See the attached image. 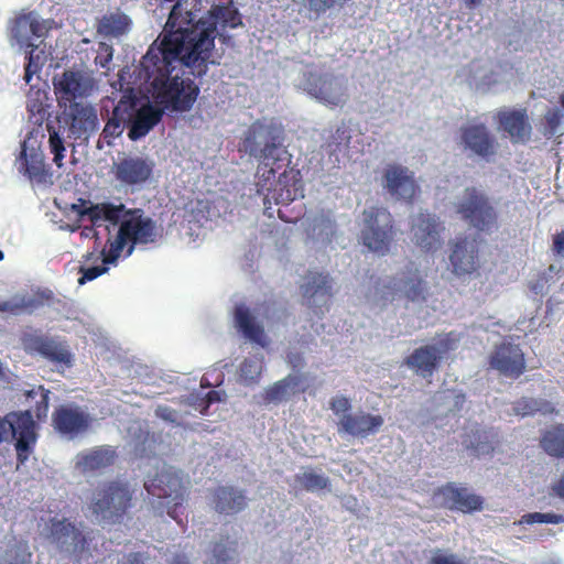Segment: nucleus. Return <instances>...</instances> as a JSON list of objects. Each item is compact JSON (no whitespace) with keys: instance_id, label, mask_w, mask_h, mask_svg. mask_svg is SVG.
Masks as SVG:
<instances>
[{"instance_id":"1","label":"nucleus","mask_w":564,"mask_h":564,"mask_svg":"<svg viewBox=\"0 0 564 564\" xmlns=\"http://www.w3.org/2000/svg\"><path fill=\"white\" fill-rule=\"evenodd\" d=\"M241 17L231 4H215L199 20L177 1L163 31L149 46L138 67V76L150 84L155 104L164 111H189L199 87L189 76L208 72L216 36L221 30L241 25Z\"/></svg>"},{"instance_id":"2","label":"nucleus","mask_w":564,"mask_h":564,"mask_svg":"<svg viewBox=\"0 0 564 564\" xmlns=\"http://www.w3.org/2000/svg\"><path fill=\"white\" fill-rule=\"evenodd\" d=\"M281 139L273 128L257 120L250 124L240 142L239 151L248 153L259 161L257 170V192L265 194L278 180L276 173L282 167Z\"/></svg>"},{"instance_id":"3","label":"nucleus","mask_w":564,"mask_h":564,"mask_svg":"<svg viewBox=\"0 0 564 564\" xmlns=\"http://www.w3.org/2000/svg\"><path fill=\"white\" fill-rule=\"evenodd\" d=\"M161 237L162 230L155 220L145 216L141 208L129 209L120 223L117 236L109 240L108 249L102 250V261L116 263L126 247L127 256H130L137 246L156 243Z\"/></svg>"},{"instance_id":"4","label":"nucleus","mask_w":564,"mask_h":564,"mask_svg":"<svg viewBox=\"0 0 564 564\" xmlns=\"http://www.w3.org/2000/svg\"><path fill=\"white\" fill-rule=\"evenodd\" d=\"M134 490L126 480L113 479L99 484L91 494L89 510L102 522L121 524L133 507Z\"/></svg>"},{"instance_id":"5","label":"nucleus","mask_w":564,"mask_h":564,"mask_svg":"<svg viewBox=\"0 0 564 564\" xmlns=\"http://www.w3.org/2000/svg\"><path fill=\"white\" fill-rule=\"evenodd\" d=\"M147 492L160 500L169 517L183 525L184 502L188 496V481L173 469H163L144 481Z\"/></svg>"},{"instance_id":"6","label":"nucleus","mask_w":564,"mask_h":564,"mask_svg":"<svg viewBox=\"0 0 564 564\" xmlns=\"http://www.w3.org/2000/svg\"><path fill=\"white\" fill-rule=\"evenodd\" d=\"M457 213L476 230L490 234L498 229L499 215L490 198L476 187H467L456 205Z\"/></svg>"},{"instance_id":"7","label":"nucleus","mask_w":564,"mask_h":564,"mask_svg":"<svg viewBox=\"0 0 564 564\" xmlns=\"http://www.w3.org/2000/svg\"><path fill=\"white\" fill-rule=\"evenodd\" d=\"M362 215L365 227L361 230V240L364 246L377 254H387L395 236L392 215L388 209L377 206L365 209Z\"/></svg>"},{"instance_id":"8","label":"nucleus","mask_w":564,"mask_h":564,"mask_svg":"<svg viewBox=\"0 0 564 564\" xmlns=\"http://www.w3.org/2000/svg\"><path fill=\"white\" fill-rule=\"evenodd\" d=\"M11 434L15 440L17 460L23 465L36 443L35 423L30 411L9 413L0 419V444Z\"/></svg>"},{"instance_id":"9","label":"nucleus","mask_w":564,"mask_h":564,"mask_svg":"<svg viewBox=\"0 0 564 564\" xmlns=\"http://www.w3.org/2000/svg\"><path fill=\"white\" fill-rule=\"evenodd\" d=\"M20 340L25 352L43 357L56 366L57 370L70 368L74 365V354L66 340L35 332L23 333Z\"/></svg>"},{"instance_id":"10","label":"nucleus","mask_w":564,"mask_h":564,"mask_svg":"<svg viewBox=\"0 0 564 564\" xmlns=\"http://www.w3.org/2000/svg\"><path fill=\"white\" fill-rule=\"evenodd\" d=\"M457 338L453 333L440 337L435 344L415 348L405 359L404 364L416 375L429 378L438 369L440 362L457 347Z\"/></svg>"},{"instance_id":"11","label":"nucleus","mask_w":564,"mask_h":564,"mask_svg":"<svg viewBox=\"0 0 564 564\" xmlns=\"http://www.w3.org/2000/svg\"><path fill=\"white\" fill-rule=\"evenodd\" d=\"M47 538L61 552L82 555L88 550L87 535L67 518H52Z\"/></svg>"},{"instance_id":"12","label":"nucleus","mask_w":564,"mask_h":564,"mask_svg":"<svg viewBox=\"0 0 564 564\" xmlns=\"http://www.w3.org/2000/svg\"><path fill=\"white\" fill-rule=\"evenodd\" d=\"M459 143L465 151L490 161L496 156L499 143L485 123H471L459 129Z\"/></svg>"},{"instance_id":"13","label":"nucleus","mask_w":564,"mask_h":564,"mask_svg":"<svg viewBox=\"0 0 564 564\" xmlns=\"http://www.w3.org/2000/svg\"><path fill=\"white\" fill-rule=\"evenodd\" d=\"M304 89L312 97L329 107H338L346 101V87L336 76L330 74L308 73Z\"/></svg>"},{"instance_id":"14","label":"nucleus","mask_w":564,"mask_h":564,"mask_svg":"<svg viewBox=\"0 0 564 564\" xmlns=\"http://www.w3.org/2000/svg\"><path fill=\"white\" fill-rule=\"evenodd\" d=\"M488 365L499 375L511 379H518L527 369L525 356L520 345L510 341L495 346L489 355Z\"/></svg>"},{"instance_id":"15","label":"nucleus","mask_w":564,"mask_h":564,"mask_svg":"<svg viewBox=\"0 0 564 564\" xmlns=\"http://www.w3.org/2000/svg\"><path fill=\"white\" fill-rule=\"evenodd\" d=\"M304 279L301 292L306 306L316 315H323L329 310L333 299L332 279L328 274L312 271Z\"/></svg>"},{"instance_id":"16","label":"nucleus","mask_w":564,"mask_h":564,"mask_svg":"<svg viewBox=\"0 0 564 564\" xmlns=\"http://www.w3.org/2000/svg\"><path fill=\"white\" fill-rule=\"evenodd\" d=\"M434 497H441V506L449 510L471 513L481 511L484 498L470 492L466 487L457 486L455 482H447L434 491Z\"/></svg>"},{"instance_id":"17","label":"nucleus","mask_w":564,"mask_h":564,"mask_svg":"<svg viewBox=\"0 0 564 564\" xmlns=\"http://www.w3.org/2000/svg\"><path fill=\"white\" fill-rule=\"evenodd\" d=\"M52 423L61 435L74 438L89 429L91 417L77 405H59L52 414Z\"/></svg>"},{"instance_id":"18","label":"nucleus","mask_w":564,"mask_h":564,"mask_svg":"<svg viewBox=\"0 0 564 564\" xmlns=\"http://www.w3.org/2000/svg\"><path fill=\"white\" fill-rule=\"evenodd\" d=\"M55 93L69 104L76 98L87 97L94 89V79L80 70L66 69L53 79Z\"/></svg>"},{"instance_id":"19","label":"nucleus","mask_w":564,"mask_h":564,"mask_svg":"<svg viewBox=\"0 0 564 564\" xmlns=\"http://www.w3.org/2000/svg\"><path fill=\"white\" fill-rule=\"evenodd\" d=\"M498 130L506 133L512 143H527L532 127L525 109H501L495 116Z\"/></svg>"},{"instance_id":"20","label":"nucleus","mask_w":564,"mask_h":564,"mask_svg":"<svg viewBox=\"0 0 564 564\" xmlns=\"http://www.w3.org/2000/svg\"><path fill=\"white\" fill-rule=\"evenodd\" d=\"M53 23L54 21L51 19H40L33 11L21 13L11 22V37L20 45H30L33 37H45Z\"/></svg>"},{"instance_id":"21","label":"nucleus","mask_w":564,"mask_h":564,"mask_svg":"<svg viewBox=\"0 0 564 564\" xmlns=\"http://www.w3.org/2000/svg\"><path fill=\"white\" fill-rule=\"evenodd\" d=\"M112 171L118 182L127 186L145 183L153 172V163L141 156H124L113 163Z\"/></svg>"},{"instance_id":"22","label":"nucleus","mask_w":564,"mask_h":564,"mask_svg":"<svg viewBox=\"0 0 564 564\" xmlns=\"http://www.w3.org/2000/svg\"><path fill=\"white\" fill-rule=\"evenodd\" d=\"M383 180L388 192L398 199L410 203L420 192L414 174L408 167L397 164L388 165Z\"/></svg>"},{"instance_id":"23","label":"nucleus","mask_w":564,"mask_h":564,"mask_svg":"<svg viewBox=\"0 0 564 564\" xmlns=\"http://www.w3.org/2000/svg\"><path fill=\"white\" fill-rule=\"evenodd\" d=\"M479 250L476 239L457 238L449 254L453 272L458 275H469L479 269Z\"/></svg>"},{"instance_id":"24","label":"nucleus","mask_w":564,"mask_h":564,"mask_svg":"<svg viewBox=\"0 0 564 564\" xmlns=\"http://www.w3.org/2000/svg\"><path fill=\"white\" fill-rule=\"evenodd\" d=\"M384 423L382 415L371 414L369 412L359 411L355 414H344L340 416L337 427L339 433L347 434L352 437L367 438L380 431Z\"/></svg>"},{"instance_id":"25","label":"nucleus","mask_w":564,"mask_h":564,"mask_svg":"<svg viewBox=\"0 0 564 564\" xmlns=\"http://www.w3.org/2000/svg\"><path fill=\"white\" fill-rule=\"evenodd\" d=\"M442 230L441 224L430 214L420 213L412 220V240L423 251L434 252L442 247Z\"/></svg>"},{"instance_id":"26","label":"nucleus","mask_w":564,"mask_h":564,"mask_svg":"<svg viewBox=\"0 0 564 564\" xmlns=\"http://www.w3.org/2000/svg\"><path fill=\"white\" fill-rule=\"evenodd\" d=\"M209 503L219 514L235 516L247 508L248 499L242 489L219 485L210 490Z\"/></svg>"},{"instance_id":"27","label":"nucleus","mask_w":564,"mask_h":564,"mask_svg":"<svg viewBox=\"0 0 564 564\" xmlns=\"http://www.w3.org/2000/svg\"><path fill=\"white\" fill-rule=\"evenodd\" d=\"M69 132L76 138H87L98 127V117L95 108L88 104L72 102L64 111Z\"/></svg>"},{"instance_id":"28","label":"nucleus","mask_w":564,"mask_h":564,"mask_svg":"<svg viewBox=\"0 0 564 564\" xmlns=\"http://www.w3.org/2000/svg\"><path fill=\"white\" fill-rule=\"evenodd\" d=\"M132 110L133 97L123 96L115 106L111 116L102 129L97 143L98 149H102V142L108 147L113 145L115 139L122 134L124 127L131 121Z\"/></svg>"},{"instance_id":"29","label":"nucleus","mask_w":564,"mask_h":564,"mask_svg":"<svg viewBox=\"0 0 564 564\" xmlns=\"http://www.w3.org/2000/svg\"><path fill=\"white\" fill-rule=\"evenodd\" d=\"M131 112L128 137L130 140L137 141L145 137L162 120L165 111L162 107L151 104L138 107L137 99L133 97V110Z\"/></svg>"},{"instance_id":"30","label":"nucleus","mask_w":564,"mask_h":564,"mask_svg":"<svg viewBox=\"0 0 564 564\" xmlns=\"http://www.w3.org/2000/svg\"><path fill=\"white\" fill-rule=\"evenodd\" d=\"M392 295L401 293L408 300L412 302H424L426 300L427 286L426 282L420 274L416 268L408 267L405 271L401 273V278L393 281Z\"/></svg>"},{"instance_id":"31","label":"nucleus","mask_w":564,"mask_h":564,"mask_svg":"<svg viewBox=\"0 0 564 564\" xmlns=\"http://www.w3.org/2000/svg\"><path fill=\"white\" fill-rule=\"evenodd\" d=\"M20 160V172L26 175L30 181L43 184L51 178L50 166L45 163V156L40 149L28 151L26 144L23 142Z\"/></svg>"},{"instance_id":"32","label":"nucleus","mask_w":564,"mask_h":564,"mask_svg":"<svg viewBox=\"0 0 564 564\" xmlns=\"http://www.w3.org/2000/svg\"><path fill=\"white\" fill-rule=\"evenodd\" d=\"M118 454L115 447L101 445L77 455L76 466L83 473L97 471L112 466Z\"/></svg>"},{"instance_id":"33","label":"nucleus","mask_w":564,"mask_h":564,"mask_svg":"<svg viewBox=\"0 0 564 564\" xmlns=\"http://www.w3.org/2000/svg\"><path fill=\"white\" fill-rule=\"evenodd\" d=\"M73 209H75L80 217L87 216L94 226H98L101 220H107L112 225L120 226L128 210L123 204L113 205L111 203H101L90 205L89 207L73 205Z\"/></svg>"},{"instance_id":"34","label":"nucleus","mask_w":564,"mask_h":564,"mask_svg":"<svg viewBox=\"0 0 564 564\" xmlns=\"http://www.w3.org/2000/svg\"><path fill=\"white\" fill-rule=\"evenodd\" d=\"M284 174H281L278 178L275 186L269 191V193L264 194V210L269 215V217L273 216V212H271V204L288 206L290 203L295 200L297 197H303L302 186L294 182L291 186L285 185L282 180Z\"/></svg>"},{"instance_id":"35","label":"nucleus","mask_w":564,"mask_h":564,"mask_svg":"<svg viewBox=\"0 0 564 564\" xmlns=\"http://www.w3.org/2000/svg\"><path fill=\"white\" fill-rule=\"evenodd\" d=\"M235 322L238 329L243 334L246 338L262 347L267 346L268 343L263 327L256 323L249 308L243 304L236 306Z\"/></svg>"},{"instance_id":"36","label":"nucleus","mask_w":564,"mask_h":564,"mask_svg":"<svg viewBox=\"0 0 564 564\" xmlns=\"http://www.w3.org/2000/svg\"><path fill=\"white\" fill-rule=\"evenodd\" d=\"M497 434L492 430H484L478 425L466 432L463 444L467 449L474 452L476 456L490 454L494 452V443Z\"/></svg>"},{"instance_id":"37","label":"nucleus","mask_w":564,"mask_h":564,"mask_svg":"<svg viewBox=\"0 0 564 564\" xmlns=\"http://www.w3.org/2000/svg\"><path fill=\"white\" fill-rule=\"evenodd\" d=\"M132 24L131 19L121 11L105 14L97 24V32L105 36L120 37Z\"/></svg>"},{"instance_id":"38","label":"nucleus","mask_w":564,"mask_h":564,"mask_svg":"<svg viewBox=\"0 0 564 564\" xmlns=\"http://www.w3.org/2000/svg\"><path fill=\"white\" fill-rule=\"evenodd\" d=\"M301 383V377L289 375L285 378L274 382L265 389L263 401L265 404L280 403L295 393V389Z\"/></svg>"},{"instance_id":"39","label":"nucleus","mask_w":564,"mask_h":564,"mask_svg":"<svg viewBox=\"0 0 564 564\" xmlns=\"http://www.w3.org/2000/svg\"><path fill=\"white\" fill-rule=\"evenodd\" d=\"M540 446L549 456L564 458V424L558 423L544 431Z\"/></svg>"},{"instance_id":"40","label":"nucleus","mask_w":564,"mask_h":564,"mask_svg":"<svg viewBox=\"0 0 564 564\" xmlns=\"http://www.w3.org/2000/svg\"><path fill=\"white\" fill-rule=\"evenodd\" d=\"M513 411L516 414L521 416L533 415L535 413L547 415L556 412L554 405L550 401L525 397L514 402Z\"/></svg>"},{"instance_id":"41","label":"nucleus","mask_w":564,"mask_h":564,"mask_svg":"<svg viewBox=\"0 0 564 564\" xmlns=\"http://www.w3.org/2000/svg\"><path fill=\"white\" fill-rule=\"evenodd\" d=\"M51 391L43 386L26 390L24 395L28 401L33 402L32 411L39 421L46 419L50 408Z\"/></svg>"},{"instance_id":"42","label":"nucleus","mask_w":564,"mask_h":564,"mask_svg":"<svg viewBox=\"0 0 564 564\" xmlns=\"http://www.w3.org/2000/svg\"><path fill=\"white\" fill-rule=\"evenodd\" d=\"M335 219L330 210H321L317 213L311 221L310 230L313 236H333L335 232Z\"/></svg>"},{"instance_id":"43","label":"nucleus","mask_w":564,"mask_h":564,"mask_svg":"<svg viewBox=\"0 0 564 564\" xmlns=\"http://www.w3.org/2000/svg\"><path fill=\"white\" fill-rule=\"evenodd\" d=\"M42 305V302L34 297H19L8 301L0 302V312L1 313H10L13 315L21 314L22 312H32L39 308Z\"/></svg>"},{"instance_id":"44","label":"nucleus","mask_w":564,"mask_h":564,"mask_svg":"<svg viewBox=\"0 0 564 564\" xmlns=\"http://www.w3.org/2000/svg\"><path fill=\"white\" fill-rule=\"evenodd\" d=\"M295 481L301 485L302 489L311 492L323 490L330 486V480L327 476L317 474L314 470H307L296 475Z\"/></svg>"},{"instance_id":"45","label":"nucleus","mask_w":564,"mask_h":564,"mask_svg":"<svg viewBox=\"0 0 564 564\" xmlns=\"http://www.w3.org/2000/svg\"><path fill=\"white\" fill-rule=\"evenodd\" d=\"M31 50L28 52V63L25 65L24 80L30 83L33 75L39 73L47 61V55L43 48L35 45H29Z\"/></svg>"},{"instance_id":"46","label":"nucleus","mask_w":564,"mask_h":564,"mask_svg":"<svg viewBox=\"0 0 564 564\" xmlns=\"http://www.w3.org/2000/svg\"><path fill=\"white\" fill-rule=\"evenodd\" d=\"M46 130L50 134L48 143H50V150L53 153V162L58 166H63V159L65 156V147L64 141L59 134V131L55 128V124L53 122L46 123Z\"/></svg>"},{"instance_id":"47","label":"nucleus","mask_w":564,"mask_h":564,"mask_svg":"<svg viewBox=\"0 0 564 564\" xmlns=\"http://www.w3.org/2000/svg\"><path fill=\"white\" fill-rule=\"evenodd\" d=\"M262 372V361L257 357L246 358L239 368V376L246 384L258 382Z\"/></svg>"},{"instance_id":"48","label":"nucleus","mask_w":564,"mask_h":564,"mask_svg":"<svg viewBox=\"0 0 564 564\" xmlns=\"http://www.w3.org/2000/svg\"><path fill=\"white\" fill-rule=\"evenodd\" d=\"M7 561L3 564H31L32 554L28 549L14 545L6 551Z\"/></svg>"},{"instance_id":"49","label":"nucleus","mask_w":564,"mask_h":564,"mask_svg":"<svg viewBox=\"0 0 564 564\" xmlns=\"http://www.w3.org/2000/svg\"><path fill=\"white\" fill-rule=\"evenodd\" d=\"M113 58V47L105 42L98 44L97 55L95 57V65L105 69L106 73L110 70V64Z\"/></svg>"},{"instance_id":"50","label":"nucleus","mask_w":564,"mask_h":564,"mask_svg":"<svg viewBox=\"0 0 564 564\" xmlns=\"http://www.w3.org/2000/svg\"><path fill=\"white\" fill-rule=\"evenodd\" d=\"M348 1L349 0H304V3L310 11L322 14L336 6L343 7Z\"/></svg>"},{"instance_id":"51","label":"nucleus","mask_w":564,"mask_h":564,"mask_svg":"<svg viewBox=\"0 0 564 564\" xmlns=\"http://www.w3.org/2000/svg\"><path fill=\"white\" fill-rule=\"evenodd\" d=\"M107 263L102 262V265H96L90 268L80 267L79 272L82 273V276L78 279L79 284H85L88 281H93L96 278L100 276L101 274L106 273L108 268L106 267Z\"/></svg>"},{"instance_id":"52","label":"nucleus","mask_w":564,"mask_h":564,"mask_svg":"<svg viewBox=\"0 0 564 564\" xmlns=\"http://www.w3.org/2000/svg\"><path fill=\"white\" fill-rule=\"evenodd\" d=\"M231 549L227 547L223 542H217L213 546L214 564H229ZM232 551H235L232 549Z\"/></svg>"},{"instance_id":"53","label":"nucleus","mask_w":564,"mask_h":564,"mask_svg":"<svg viewBox=\"0 0 564 564\" xmlns=\"http://www.w3.org/2000/svg\"><path fill=\"white\" fill-rule=\"evenodd\" d=\"M329 409L336 415L349 414L348 411L351 409L350 400L344 395H338L329 401Z\"/></svg>"},{"instance_id":"54","label":"nucleus","mask_w":564,"mask_h":564,"mask_svg":"<svg viewBox=\"0 0 564 564\" xmlns=\"http://www.w3.org/2000/svg\"><path fill=\"white\" fill-rule=\"evenodd\" d=\"M430 564H465L456 554H443L440 550L431 557Z\"/></svg>"},{"instance_id":"55","label":"nucleus","mask_w":564,"mask_h":564,"mask_svg":"<svg viewBox=\"0 0 564 564\" xmlns=\"http://www.w3.org/2000/svg\"><path fill=\"white\" fill-rule=\"evenodd\" d=\"M562 115L558 110H549L545 115V122L550 133H555L556 129L561 124Z\"/></svg>"},{"instance_id":"56","label":"nucleus","mask_w":564,"mask_h":564,"mask_svg":"<svg viewBox=\"0 0 564 564\" xmlns=\"http://www.w3.org/2000/svg\"><path fill=\"white\" fill-rule=\"evenodd\" d=\"M552 251L556 256L564 254V230L553 236Z\"/></svg>"},{"instance_id":"57","label":"nucleus","mask_w":564,"mask_h":564,"mask_svg":"<svg viewBox=\"0 0 564 564\" xmlns=\"http://www.w3.org/2000/svg\"><path fill=\"white\" fill-rule=\"evenodd\" d=\"M122 564H144V558L140 552H132L123 558Z\"/></svg>"},{"instance_id":"58","label":"nucleus","mask_w":564,"mask_h":564,"mask_svg":"<svg viewBox=\"0 0 564 564\" xmlns=\"http://www.w3.org/2000/svg\"><path fill=\"white\" fill-rule=\"evenodd\" d=\"M28 109L33 115L37 113L40 116L41 120H43L44 116L46 115V109L43 107L42 104H36V102L29 104Z\"/></svg>"},{"instance_id":"59","label":"nucleus","mask_w":564,"mask_h":564,"mask_svg":"<svg viewBox=\"0 0 564 564\" xmlns=\"http://www.w3.org/2000/svg\"><path fill=\"white\" fill-rule=\"evenodd\" d=\"M544 513L541 512H533L525 514L523 517V520L525 523L532 524V523H543Z\"/></svg>"},{"instance_id":"60","label":"nucleus","mask_w":564,"mask_h":564,"mask_svg":"<svg viewBox=\"0 0 564 564\" xmlns=\"http://www.w3.org/2000/svg\"><path fill=\"white\" fill-rule=\"evenodd\" d=\"M564 520L562 514L544 513L543 523L558 524Z\"/></svg>"},{"instance_id":"61","label":"nucleus","mask_w":564,"mask_h":564,"mask_svg":"<svg viewBox=\"0 0 564 564\" xmlns=\"http://www.w3.org/2000/svg\"><path fill=\"white\" fill-rule=\"evenodd\" d=\"M552 490L557 497L564 499V474L562 475L560 480L553 485Z\"/></svg>"},{"instance_id":"62","label":"nucleus","mask_w":564,"mask_h":564,"mask_svg":"<svg viewBox=\"0 0 564 564\" xmlns=\"http://www.w3.org/2000/svg\"><path fill=\"white\" fill-rule=\"evenodd\" d=\"M221 400L220 392L216 390H212L206 394V408L215 402H219Z\"/></svg>"},{"instance_id":"63","label":"nucleus","mask_w":564,"mask_h":564,"mask_svg":"<svg viewBox=\"0 0 564 564\" xmlns=\"http://www.w3.org/2000/svg\"><path fill=\"white\" fill-rule=\"evenodd\" d=\"M171 414H172V411L167 406H159L156 409V415L164 420L172 421Z\"/></svg>"},{"instance_id":"64","label":"nucleus","mask_w":564,"mask_h":564,"mask_svg":"<svg viewBox=\"0 0 564 564\" xmlns=\"http://www.w3.org/2000/svg\"><path fill=\"white\" fill-rule=\"evenodd\" d=\"M278 216H279V218H280L281 220H283V221H285V223H293V221H295V220L299 218V216H295V217H288V216L284 214V212H283V209H282V208H279V209H278Z\"/></svg>"}]
</instances>
